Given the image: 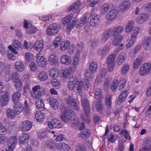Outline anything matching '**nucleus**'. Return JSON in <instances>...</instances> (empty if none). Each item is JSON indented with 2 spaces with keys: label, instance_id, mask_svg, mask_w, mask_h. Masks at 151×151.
<instances>
[{
  "label": "nucleus",
  "instance_id": "5",
  "mask_svg": "<svg viewBox=\"0 0 151 151\" xmlns=\"http://www.w3.org/2000/svg\"><path fill=\"white\" fill-rule=\"evenodd\" d=\"M60 29V27L55 23L50 24L47 28L46 32L48 35L53 36L58 33Z\"/></svg>",
  "mask_w": 151,
  "mask_h": 151
},
{
  "label": "nucleus",
  "instance_id": "32",
  "mask_svg": "<svg viewBox=\"0 0 151 151\" xmlns=\"http://www.w3.org/2000/svg\"><path fill=\"white\" fill-rule=\"evenodd\" d=\"M58 58L54 54H51L48 59V61L50 64L53 65L58 62Z\"/></svg>",
  "mask_w": 151,
  "mask_h": 151
},
{
  "label": "nucleus",
  "instance_id": "25",
  "mask_svg": "<svg viewBox=\"0 0 151 151\" xmlns=\"http://www.w3.org/2000/svg\"><path fill=\"white\" fill-rule=\"evenodd\" d=\"M116 55V52H113L109 55L107 58V64H115L114 60Z\"/></svg>",
  "mask_w": 151,
  "mask_h": 151
},
{
  "label": "nucleus",
  "instance_id": "15",
  "mask_svg": "<svg viewBox=\"0 0 151 151\" xmlns=\"http://www.w3.org/2000/svg\"><path fill=\"white\" fill-rule=\"evenodd\" d=\"M29 138V135L25 133L21 134L19 136L18 140L20 144H24L28 142Z\"/></svg>",
  "mask_w": 151,
  "mask_h": 151
},
{
  "label": "nucleus",
  "instance_id": "62",
  "mask_svg": "<svg viewBox=\"0 0 151 151\" xmlns=\"http://www.w3.org/2000/svg\"><path fill=\"white\" fill-rule=\"evenodd\" d=\"M129 69V66L127 64H124L122 66V73L124 75L126 74Z\"/></svg>",
  "mask_w": 151,
  "mask_h": 151
},
{
  "label": "nucleus",
  "instance_id": "49",
  "mask_svg": "<svg viewBox=\"0 0 151 151\" xmlns=\"http://www.w3.org/2000/svg\"><path fill=\"white\" fill-rule=\"evenodd\" d=\"M126 83V81L124 79L119 81V86H118V90L121 91L122 90L125 86Z\"/></svg>",
  "mask_w": 151,
  "mask_h": 151
},
{
  "label": "nucleus",
  "instance_id": "42",
  "mask_svg": "<svg viewBox=\"0 0 151 151\" xmlns=\"http://www.w3.org/2000/svg\"><path fill=\"white\" fill-rule=\"evenodd\" d=\"M126 55L124 52L121 53L120 55L118 56L117 60V64L119 65H120L124 61Z\"/></svg>",
  "mask_w": 151,
  "mask_h": 151
},
{
  "label": "nucleus",
  "instance_id": "54",
  "mask_svg": "<svg viewBox=\"0 0 151 151\" xmlns=\"http://www.w3.org/2000/svg\"><path fill=\"white\" fill-rule=\"evenodd\" d=\"M37 29L36 27L32 25H30L29 28L27 29V32L28 34H32L36 32Z\"/></svg>",
  "mask_w": 151,
  "mask_h": 151
},
{
  "label": "nucleus",
  "instance_id": "34",
  "mask_svg": "<svg viewBox=\"0 0 151 151\" xmlns=\"http://www.w3.org/2000/svg\"><path fill=\"white\" fill-rule=\"evenodd\" d=\"M130 6V3L127 1H125L121 2L119 5V7L120 9H128Z\"/></svg>",
  "mask_w": 151,
  "mask_h": 151
},
{
  "label": "nucleus",
  "instance_id": "33",
  "mask_svg": "<svg viewBox=\"0 0 151 151\" xmlns=\"http://www.w3.org/2000/svg\"><path fill=\"white\" fill-rule=\"evenodd\" d=\"M70 42L66 40L63 42L60 45V48L63 51H64L68 49L70 47Z\"/></svg>",
  "mask_w": 151,
  "mask_h": 151
},
{
  "label": "nucleus",
  "instance_id": "18",
  "mask_svg": "<svg viewBox=\"0 0 151 151\" xmlns=\"http://www.w3.org/2000/svg\"><path fill=\"white\" fill-rule=\"evenodd\" d=\"M35 104L37 108L41 111H43L45 109L44 102L41 99H36Z\"/></svg>",
  "mask_w": 151,
  "mask_h": 151
},
{
  "label": "nucleus",
  "instance_id": "36",
  "mask_svg": "<svg viewBox=\"0 0 151 151\" xmlns=\"http://www.w3.org/2000/svg\"><path fill=\"white\" fill-rule=\"evenodd\" d=\"M52 133L54 134V137L56 136L55 139L57 141H63L65 140L66 139V136L63 134H60L58 135L56 132H54L53 131L52 132Z\"/></svg>",
  "mask_w": 151,
  "mask_h": 151
},
{
  "label": "nucleus",
  "instance_id": "64",
  "mask_svg": "<svg viewBox=\"0 0 151 151\" xmlns=\"http://www.w3.org/2000/svg\"><path fill=\"white\" fill-rule=\"evenodd\" d=\"M14 52L11 51H8L7 54L8 58L10 60H13L15 58V56L14 55Z\"/></svg>",
  "mask_w": 151,
  "mask_h": 151
},
{
  "label": "nucleus",
  "instance_id": "12",
  "mask_svg": "<svg viewBox=\"0 0 151 151\" xmlns=\"http://www.w3.org/2000/svg\"><path fill=\"white\" fill-rule=\"evenodd\" d=\"M111 34L112 36L119 35V34L121 33L124 29L123 27L121 26H119L114 27L112 29H109Z\"/></svg>",
  "mask_w": 151,
  "mask_h": 151
},
{
  "label": "nucleus",
  "instance_id": "43",
  "mask_svg": "<svg viewBox=\"0 0 151 151\" xmlns=\"http://www.w3.org/2000/svg\"><path fill=\"white\" fill-rule=\"evenodd\" d=\"M136 37H135L134 35L131 36L129 38L127 41V43L126 45L127 47L129 48L132 47L136 41Z\"/></svg>",
  "mask_w": 151,
  "mask_h": 151
},
{
  "label": "nucleus",
  "instance_id": "10",
  "mask_svg": "<svg viewBox=\"0 0 151 151\" xmlns=\"http://www.w3.org/2000/svg\"><path fill=\"white\" fill-rule=\"evenodd\" d=\"M37 61L39 66L44 67L47 65V60L43 56L38 53L36 56Z\"/></svg>",
  "mask_w": 151,
  "mask_h": 151
},
{
  "label": "nucleus",
  "instance_id": "7",
  "mask_svg": "<svg viewBox=\"0 0 151 151\" xmlns=\"http://www.w3.org/2000/svg\"><path fill=\"white\" fill-rule=\"evenodd\" d=\"M48 126L51 129L53 128H60L62 124L60 121L56 118H53L50 122H48Z\"/></svg>",
  "mask_w": 151,
  "mask_h": 151
},
{
  "label": "nucleus",
  "instance_id": "1",
  "mask_svg": "<svg viewBox=\"0 0 151 151\" xmlns=\"http://www.w3.org/2000/svg\"><path fill=\"white\" fill-rule=\"evenodd\" d=\"M82 105L83 107L84 112L86 115L85 117H83L82 118L86 123H89L91 121L90 117L91 109L89 101L86 99L85 98L82 100Z\"/></svg>",
  "mask_w": 151,
  "mask_h": 151
},
{
  "label": "nucleus",
  "instance_id": "35",
  "mask_svg": "<svg viewBox=\"0 0 151 151\" xmlns=\"http://www.w3.org/2000/svg\"><path fill=\"white\" fill-rule=\"evenodd\" d=\"M6 114L8 117L10 119H14L16 114L14 110L8 108L6 110Z\"/></svg>",
  "mask_w": 151,
  "mask_h": 151
},
{
  "label": "nucleus",
  "instance_id": "47",
  "mask_svg": "<svg viewBox=\"0 0 151 151\" xmlns=\"http://www.w3.org/2000/svg\"><path fill=\"white\" fill-rule=\"evenodd\" d=\"M81 2L78 1L73 4L70 6L69 9H78L80 8Z\"/></svg>",
  "mask_w": 151,
  "mask_h": 151
},
{
  "label": "nucleus",
  "instance_id": "13",
  "mask_svg": "<svg viewBox=\"0 0 151 151\" xmlns=\"http://www.w3.org/2000/svg\"><path fill=\"white\" fill-rule=\"evenodd\" d=\"M110 48L109 46L106 45L103 47L102 49L99 48L97 50V53L102 57L105 56L108 53Z\"/></svg>",
  "mask_w": 151,
  "mask_h": 151
},
{
  "label": "nucleus",
  "instance_id": "44",
  "mask_svg": "<svg viewBox=\"0 0 151 151\" xmlns=\"http://www.w3.org/2000/svg\"><path fill=\"white\" fill-rule=\"evenodd\" d=\"M49 73L51 77L56 78L58 76V70L55 68H51L50 70Z\"/></svg>",
  "mask_w": 151,
  "mask_h": 151
},
{
  "label": "nucleus",
  "instance_id": "28",
  "mask_svg": "<svg viewBox=\"0 0 151 151\" xmlns=\"http://www.w3.org/2000/svg\"><path fill=\"white\" fill-rule=\"evenodd\" d=\"M99 16L98 15H94L90 19V25L91 26H94L97 25L99 22Z\"/></svg>",
  "mask_w": 151,
  "mask_h": 151
},
{
  "label": "nucleus",
  "instance_id": "60",
  "mask_svg": "<svg viewBox=\"0 0 151 151\" xmlns=\"http://www.w3.org/2000/svg\"><path fill=\"white\" fill-rule=\"evenodd\" d=\"M116 140L115 136L112 133H110L108 138V142H109L111 143H114Z\"/></svg>",
  "mask_w": 151,
  "mask_h": 151
},
{
  "label": "nucleus",
  "instance_id": "6",
  "mask_svg": "<svg viewBox=\"0 0 151 151\" xmlns=\"http://www.w3.org/2000/svg\"><path fill=\"white\" fill-rule=\"evenodd\" d=\"M151 70V64L145 63L142 65L140 68L139 74L141 76H145L148 74Z\"/></svg>",
  "mask_w": 151,
  "mask_h": 151
},
{
  "label": "nucleus",
  "instance_id": "39",
  "mask_svg": "<svg viewBox=\"0 0 151 151\" xmlns=\"http://www.w3.org/2000/svg\"><path fill=\"white\" fill-rule=\"evenodd\" d=\"M23 110V107L22 104H16L14 106V110L16 114L19 115Z\"/></svg>",
  "mask_w": 151,
  "mask_h": 151
},
{
  "label": "nucleus",
  "instance_id": "29",
  "mask_svg": "<svg viewBox=\"0 0 151 151\" xmlns=\"http://www.w3.org/2000/svg\"><path fill=\"white\" fill-rule=\"evenodd\" d=\"M83 82H78L76 84L74 91L76 93H80L83 87L84 86L83 84Z\"/></svg>",
  "mask_w": 151,
  "mask_h": 151
},
{
  "label": "nucleus",
  "instance_id": "11",
  "mask_svg": "<svg viewBox=\"0 0 151 151\" xmlns=\"http://www.w3.org/2000/svg\"><path fill=\"white\" fill-rule=\"evenodd\" d=\"M32 123L28 120H25L23 122L21 125V130L23 132L28 131L32 127Z\"/></svg>",
  "mask_w": 151,
  "mask_h": 151
},
{
  "label": "nucleus",
  "instance_id": "20",
  "mask_svg": "<svg viewBox=\"0 0 151 151\" xmlns=\"http://www.w3.org/2000/svg\"><path fill=\"white\" fill-rule=\"evenodd\" d=\"M14 65L16 70L18 71L22 72L25 69V66L24 63L21 61L16 62Z\"/></svg>",
  "mask_w": 151,
  "mask_h": 151
},
{
  "label": "nucleus",
  "instance_id": "51",
  "mask_svg": "<svg viewBox=\"0 0 151 151\" xmlns=\"http://www.w3.org/2000/svg\"><path fill=\"white\" fill-rule=\"evenodd\" d=\"M62 74L63 77L67 78L69 79L71 77V74L68 68H66L63 70Z\"/></svg>",
  "mask_w": 151,
  "mask_h": 151
},
{
  "label": "nucleus",
  "instance_id": "48",
  "mask_svg": "<svg viewBox=\"0 0 151 151\" xmlns=\"http://www.w3.org/2000/svg\"><path fill=\"white\" fill-rule=\"evenodd\" d=\"M134 24L133 21L131 20L129 22L126 27V31L127 32H129L132 30Z\"/></svg>",
  "mask_w": 151,
  "mask_h": 151
},
{
  "label": "nucleus",
  "instance_id": "31",
  "mask_svg": "<svg viewBox=\"0 0 151 151\" xmlns=\"http://www.w3.org/2000/svg\"><path fill=\"white\" fill-rule=\"evenodd\" d=\"M97 67V63L96 62L92 61L90 63L88 69L90 70L91 73H94L96 71Z\"/></svg>",
  "mask_w": 151,
  "mask_h": 151
},
{
  "label": "nucleus",
  "instance_id": "21",
  "mask_svg": "<svg viewBox=\"0 0 151 151\" xmlns=\"http://www.w3.org/2000/svg\"><path fill=\"white\" fill-rule=\"evenodd\" d=\"M50 103L52 108L55 110L58 109L59 106V103L57 99L54 97H51L50 99Z\"/></svg>",
  "mask_w": 151,
  "mask_h": 151
},
{
  "label": "nucleus",
  "instance_id": "46",
  "mask_svg": "<svg viewBox=\"0 0 151 151\" xmlns=\"http://www.w3.org/2000/svg\"><path fill=\"white\" fill-rule=\"evenodd\" d=\"M95 98L99 100L102 96V90L100 88L96 89L94 92Z\"/></svg>",
  "mask_w": 151,
  "mask_h": 151
},
{
  "label": "nucleus",
  "instance_id": "9",
  "mask_svg": "<svg viewBox=\"0 0 151 151\" xmlns=\"http://www.w3.org/2000/svg\"><path fill=\"white\" fill-rule=\"evenodd\" d=\"M118 13V10H110L106 14V18L109 21H112L116 18Z\"/></svg>",
  "mask_w": 151,
  "mask_h": 151
},
{
  "label": "nucleus",
  "instance_id": "57",
  "mask_svg": "<svg viewBox=\"0 0 151 151\" xmlns=\"http://www.w3.org/2000/svg\"><path fill=\"white\" fill-rule=\"evenodd\" d=\"M95 106L96 110L99 111H101L103 109L102 103L100 100H97L96 102Z\"/></svg>",
  "mask_w": 151,
  "mask_h": 151
},
{
  "label": "nucleus",
  "instance_id": "63",
  "mask_svg": "<svg viewBox=\"0 0 151 151\" xmlns=\"http://www.w3.org/2000/svg\"><path fill=\"white\" fill-rule=\"evenodd\" d=\"M29 67L30 70L33 72H35L37 70V67L34 62H31L29 64Z\"/></svg>",
  "mask_w": 151,
  "mask_h": 151
},
{
  "label": "nucleus",
  "instance_id": "41",
  "mask_svg": "<svg viewBox=\"0 0 151 151\" xmlns=\"http://www.w3.org/2000/svg\"><path fill=\"white\" fill-rule=\"evenodd\" d=\"M17 142V138L14 136L11 137L8 140V143L9 146L15 147Z\"/></svg>",
  "mask_w": 151,
  "mask_h": 151
},
{
  "label": "nucleus",
  "instance_id": "56",
  "mask_svg": "<svg viewBox=\"0 0 151 151\" xmlns=\"http://www.w3.org/2000/svg\"><path fill=\"white\" fill-rule=\"evenodd\" d=\"M18 74L16 72H13L11 75V78L12 82L13 83L20 79L19 78Z\"/></svg>",
  "mask_w": 151,
  "mask_h": 151
},
{
  "label": "nucleus",
  "instance_id": "38",
  "mask_svg": "<svg viewBox=\"0 0 151 151\" xmlns=\"http://www.w3.org/2000/svg\"><path fill=\"white\" fill-rule=\"evenodd\" d=\"M47 74L45 72L42 71L39 73L37 78L40 81H45L47 79Z\"/></svg>",
  "mask_w": 151,
  "mask_h": 151
},
{
  "label": "nucleus",
  "instance_id": "61",
  "mask_svg": "<svg viewBox=\"0 0 151 151\" xmlns=\"http://www.w3.org/2000/svg\"><path fill=\"white\" fill-rule=\"evenodd\" d=\"M111 97L109 96L108 97H106V106L107 108H110L111 106Z\"/></svg>",
  "mask_w": 151,
  "mask_h": 151
},
{
  "label": "nucleus",
  "instance_id": "40",
  "mask_svg": "<svg viewBox=\"0 0 151 151\" xmlns=\"http://www.w3.org/2000/svg\"><path fill=\"white\" fill-rule=\"evenodd\" d=\"M13 82L14 87L16 90L19 92L21 91L22 87V84L21 79Z\"/></svg>",
  "mask_w": 151,
  "mask_h": 151
},
{
  "label": "nucleus",
  "instance_id": "14",
  "mask_svg": "<svg viewBox=\"0 0 151 151\" xmlns=\"http://www.w3.org/2000/svg\"><path fill=\"white\" fill-rule=\"evenodd\" d=\"M43 89L39 85L35 86L32 88L33 93L35 94L36 97H40L42 95V91Z\"/></svg>",
  "mask_w": 151,
  "mask_h": 151
},
{
  "label": "nucleus",
  "instance_id": "53",
  "mask_svg": "<svg viewBox=\"0 0 151 151\" xmlns=\"http://www.w3.org/2000/svg\"><path fill=\"white\" fill-rule=\"evenodd\" d=\"M120 134L124 136L125 138L128 140H129L131 139L130 134L126 130L122 129L121 131Z\"/></svg>",
  "mask_w": 151,
  "mask_h": 151
},
{
  "label": "nucleus",
  "instance_id": "2",
  "mask_svg": "<svg viewBox=\"0 0 151 151\" xmlns=\"http://www.w3.org/2000/svg\"><path fill=\"white\" fill-rule=\"evenodd\" d=\"M65 109V113H62L61 116L62 120L65 122H68L69 120H74L75 115L72 109L68 107H66Z\"/></svg>",
  "mask_w": 151,
  "mask_h": 151
},
{
  "label": "nucleus",
  "instance_id": "16",
  "mask_svg": "<svg viewBox=\"0 0 151 151\" xmlns=\"http://www.w3.org/2000/svg\"><path fill=\"white\" fill-rule=\"evenodd\" d=\"M87 18L86 17L84 16L79 19H78L77 21L75 19V24L78 27H82L86 22Z\"/></svg>",
  "mask_w": 151,
  "mask_h": 151
},
{
  "label": "nucleus",
  "instance_id": "45",
  "mask_svg": "<svg viewBox=\"0 0 151 151\" xmlns=\"http://www.w3.org/2000/svg\"><path fill=\"white\" fill-rule=\"evenodd\" d=\"M21 96V93L19 92H16L13 94L12 95V99L14 103H16Z\"/></svg>",
  "mask_w": 151,
  "mask_h": 151
},
{
  "label": "nucleus",
  "instance_id": "3",
  "mask_svg": "<svg viewBox=\"0 0 151 151\" xmlns=\"http://www.w3.org/2000/svg\"><path fill=\"white\" fill-rule=\"evenodd\" d=\"M75 19L73 18V16L69 14L63 18L62 20L63 24L67 26V31H70L75 25Z\"/></svg>",
  "mask_w": 151,
  "mask_h": 151
},
{
  "label": "nucleus",
  "instance_id": "4",
  "mask_svg": "<svg viewBox=\"0 0 151 151\" xmlns=\"http://www.w3.org/2000/svg\"><path fill=\"white\" fill-rule=\"evenodd\" d=\"M65 101L66 104L70 106L75 110L78 111L79 107L76 102V100L70 96H68L65 99Z\"/></svg>",
  "mask_w": 151,
  "mask_h": 151
},
{
  "label": "nucleus",
  "instance_id": "23",
  "mask_svg": "<svg viewBox=\"0 0 151 151\" xmlns=\"http://www.w3.org/2000/svg\"><path fill=\"white\" fill-rule=\"evenodd\" d=\"M44 44L42 41L36 42L34 45V48L38 52H41L44 48Z\"/></svg>",
  "mask_w": 151,
  "mask_h": 151
},
{
  "label": "nucleus",
  "instance_id": "37",
  "mask_svg": "<svg viewBox=\"0 0 151 151\" xmlns=\"http://www.w3.org/2000/svg\"><path fill=\"white\" fill-rule=\"evenodd\" d=\"M44 114L41 112H37L35 114V118L36 120L39 122L44 120L45 116L44 115Z\"/></svg>",
  "mask_w": 151,
  "mask_h": 151
},
{
  "label": "nucleus",
  "instance_id": "22",
  "mask_svg": "<svg viewBox=\"0 0 151 151\" xmlns=\"http://www.w3.org/2000/svg\"><path fill=\"white\" fill-rule=\"evenodd\" d=\"M60 61L63 64L67 65H69L71 62L70 58L68 55H63L61 56Z\"/></svg>",
  "mask_w": 151,
  "mask_h": 151
},
{
  "label": "nucleus",
  "instance_id": "55",
  "mask_svg": "<svg viewBox=\"0 0 151 151\" xmlns=\"http://www.w3.org/2000/svg\"><path fill=\"white\" fill-rule=\"evenodd\" d=\"M142 63L141 58H137L134 61L133 66L135 68H137Z\"/></svg>",
  "mask_w": 151,
  "mask_h": 151
},
{
  "label": "nucleus",
  "instance_id": "24",
  "mask_svg": "<svg viewBox=\"0 0 151 151\" xmlns=\"http://www.w3.org/2000/svg\"><path fill=\"white\" fill-rule=\"evenodd\" d=\"M114 37L112 40V44L114 46H117L122 41L123 36L122 35H119Z\"/></svg>",
  "mask_w": 151,
  "mask_h": 151
},
{
  "label": "nucleus",
  "instance_id": "58",
  "mask_svg": "<svg viewBox=\"0 0 151 151\" xmlns=\"http://www.w3.org/2000/svg\"><path fill=\"white\" fill-rule=\"evenodd\" d=\"M119 81L117 80H114L112 83L111 85V89L113 91H115L116 89H118V86H119Z\"/></svg>",
  "mask_w": 151,
  "mask_h": 151
},
{
  "label": "nucleus",
  "instance_id": "17",
  "mask_svg": "<svg viewBox=\"0 0 151 151\" xmlns=\"http://www.w3.org/2000/svg\"><path fill=\"white\" fill-rule=\"evenodd\" d=\"M128 94V92L127 90H124L122 91V93L120 94L119 96L118 100L119 101H118L116 102L117 104H120L119 102L120 103L124 102L127 98Z\"/></svg>",
  "mask_w": 151,
  "mask_h": 151
},
{
  "label": "nucleus",
  "instance_id": "30",
  "mask_svg": "<svg viewBox=\"0 0 151 151\" xmlns=\"http://www.w3.org/2000/svg\"><path fill=\"white\" fill-rule=\"evenodd\" d=\"M58 149L62 151H68L70 149L69 145L63 142L58 143Z\"/></svg>",
  "mask_w": 151,
  "mask_h": 151
},
{
  "label": "nucleus",
  "instance_id": "59",
  "mask_svg": "<svg viewBox=\"0 0 151 151\" xmlns=\"http://www.w3.org/2000/svg\"><path fill=\"white\" fill-rule=\"evenodd\" d=\"M25 56L26 60L28 62L32 61V59L34 58L33 55L32 53L29 52L26 53Z\"/></svg>",
  "mask_w": 151,
  "mask_h": 151
},
{
  "label": "nucleus",
  "instance_id": "52",
  "mask_svg": "<svg viewBox=\"0 0 151 151\" xmlns=\"http://www.w3.org/2000/svg\"><path fill=\"white\" fill-rule=\"evenodd\" d=\"M51 83L53 86L55 87L56 89H58L61 86L60 81L55 79H52L51 81Z\"/></svg>",
  "mask_w": 151,
  "mask_h": 151
},
{
  "label": "nucleus",
  "instance_id": "50",
  "mask_svg": "<svg viewBox=\"0 0 151 151\" xmlns=\"http://www.w3.org/2000/svg\"><path fill=\"white\" fill-rule=\"evenodd\" d=\"M83 44L82 42H80L77 44L76 46V52L81 53L83 49Z\"/></svg>",
  "mask_w": 151,
  "mask_h": 151
},
{
  "label": "nucleus",
  "instance_id": "8",
  "mask_svg": "<svg viewBox=\"0 0 151 151\" xmlns=\"http://www.w3.org/2000/svg\"><path fill=\"white\" fill-rule=\"evenodd\" d=\"M9 99L8 93L5 91H2L0 93V103L2 106L7 105Z\"/></svg>",
  "mask_w": 151,
  "mask_h": 151
},
{
  "label": "nucleus",
  "instance_id": "19",
  "mask_svg": "<svg viewBox=\"0 0 151 151\" xmlns=\"http://www.w3.org/2000/svg\"><path fill=\"white\" fill-rule=\"evenodd\" d=\"M144 48L146 50H149L151 47V37H147L145 38L143 41Z\"/></svg>",
  "mask_w": 151,
  "mask_h": 151
},
{
  "label": "nucleus",
  "instance_id": "27",
  "mask_svg": "<svg viewBox=\"0 0 151 151\" xmlns=\"http://www.w3.org/2000/svg\"><path fill=\"white\" fill-rule=\"evenodd\" d=\"M110 37H112L110 32L109 29L107 31L104 32L102 35L101 39L102 43H104L108 39V38Z\"/></svg>",
  "mask_w": 151,
  "mask_h": 151
},
{
  "label": "nucleus",
  "instance_id": "26",
  "mask_svg": "<svg viewBox=\"0 0 151 151\" xmlns=\"http://www.w3.org/2000/svg\"><path fill=\"white\" fill-rule=\"evenodd\" d=\"M12 45L15 50H20L22 49V44L18 40H14Z\"/></svg>",
  "mask_w": 151,
  "mask_h": 151
}]
</instances>
